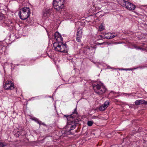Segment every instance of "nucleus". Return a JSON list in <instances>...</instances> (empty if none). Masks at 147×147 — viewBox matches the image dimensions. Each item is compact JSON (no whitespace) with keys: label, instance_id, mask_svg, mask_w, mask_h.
I'll list each match as a JSON object with an SVG mask.
<instances>
[{"label":"nucleus","instance_id":"1","mask_svg":"<svg viewBox=\"0 0 147 147\" xmlns=\"http://www.w3.org/2000/svg\"><path fill=\"white\" fill-rule=\"evenodd\" d=\"M53 46L55 50L57 51L64 53L68 52V49L66 44H63L62 42H55L53 43Z\"/></svg>","mask_w":147,"mask_h":147},{"label":"nucleus","instance_id":"2","mask_svg":"<svg viewBox=\"0 0 147 147\" xmlns=\"http://www.w3.org/2000/svg\"><path fill=\"white\" fill-rule=\"evenodd\" d=\"M93 88L95 92L98 95L104 94L107 90V88L103 84L100 82H98L96 84L93 85Z\"/></svg>","mask_w":147,"mask_h":147},{"label":"nucleus","instance_id":"3","mask_svg":"<svg viewBox=\"0 0 147 147\" xmlns=\"http://www.w3.org/2000/svg\"><path fill=\"white\" fill-rule=\"evenodd\" d=\"M30 10L29 7H26L21 9L19 12V15L20 18L24 20L28 18L30 16Z\"/></svg>","mask_w":147,"mask_h":147},{"label":"nucleus","instance_id":"4","mask_svg":"<svg viewBox=\"0 0 147 147\" xmlns=\"http://www.w3.org/2000/svg\"><path fill=\"white\" fill-rule=\"evenodd\" d=\"M118 2L121 5L126 8L129 10L133 11L135 9V6L127 1L125 0H118Z\"/></svg>","mask_w":147,"mask_h":147},{"label":"nucleus","instance_id":"5","mask_svg":"<svg viewBox=\"0 0 147 147\" xmlns=\"http://www.w3.org/2000/svg\"><path fill=\"white\" fill-rule=\"evenodd\" d=\"M70 121L67 122V124L65 127L66 130L69 131L74 129L76 128V124L78 123L79 121V119L77 118L72 120L70 119Z\"/></svg>","mask_w":147,"mask_h":147},{"label":"nucleus","instance_id":"6","mask_svg":"<svg viewBox=\"0 0 147 147\" xmlns=\"http://www.w3.org/2000/svg\"><path fill=\"white\" fill-rule=\"evenodd\" d=\"M64 0H53V4L55 9L59 11L64 7Z\"/></svg>","mask_w":147,"mask_h":147},{"label":"nucleus","instance_id":"7","mask_svg":"<svg viewBox=\"0 0 147 147\" xmlns=\"http://www.w3.org/2000/svg\"><path fill=\"white\" fill-rule=\"evenodd\" d=\"M3 86L5 90H12L14 88V84L10 81H6Z\"/></svg>","mask_w":147,"mask_h":147},{"label":"nucleus","instance_id":"8","mask_svg":"<svg viewBox=\"0 0 147 147\" xmlns=\"http://www.w3.org/2000/svg\"><path fill=\"white\" fill-rule=\"evenodd\" d=\"M51 9H50L46 8L44 9L42 13V17L44 19H46L48 18L51 13Z\"/></svg>","mask_w":147,"mask_h":147},{"label":"nucleus","instance_id":"9","mask_svg":"<svg viewBox=\"0 0 147 147\" xmlns=\"http://www.w3.org/2000/svg\"><path fill=\"white\" fill-rule=\"evenodd\" d=\"M82 36V30L80 29H78L76 35V40L78 42H81Z\"/></svg>","mask_w":147,"mask_h":147},{"label":"nucleus","instance_id":"10","mask_svg":"<svg viewBox=\"0 0 147 147\" xmlns=\"http://www.w3.org/2000/svg\"><path fill=\"white\" fill-rule=\"evenodd\" d=\"M54 37L57 41V42H59V41L62 42L63 41V38L58 32H56L55 33Z\"/></svg>","mask_w":147,"mask_h":147},{"label":"nucleus","instance_id":"11","mask_svg":"<svg viewBox=\"0 0 147 147\" xmlns=\"http://www.w3.org/2000/svg\"><path fill=\"white\" fill-rule=\"evenodd\" d=\"M116 35H113L111 33H108L106 34L105 35V38L107 39H111L114 38Z\"/></svg>","mask_w":147,"mask_h":147},{"label":"nucleus","instance_id":"12","mask_svg":"<svg viewBox=\"0 0 147 147\" xmlns=\"http://www.w3.org/2000/svg\"><path fill=\"white\" fill-rule=\"evenodd\" d=\"M78 116V113L77 111L76 108H75L74 111L72 112V114L70 115L67 116L68 117H70V119H73L74 117Z\"/></svg>","mask_w":147,"mask_h":147},{"label":"nucleus","instance_id":"13","mask_svg":"<svg viewBox=\"0 0 147 147\" xmlns=\"http://www.w3.org/2000/svg\"><path fill=\"white\" fill-rule=\"evenodd\" d=\"M105 29V27L103 24H101L99 27V30L100 31H102Z\"/></svg>","mask_w":147,"mask_h":147},{"label":"nucleus","instance_id":"14","mask_svg":"<svg viewBox=\"0 0 147 147\" xmlns=\"http://www.w3.org/2000/svg\"><path fill=\"white\" fill-rule=\"evenodd\" d=\"M109 101H106L104 102L103 105L106 109L109 104Z\"/></svg>","mask_w":147,"mask_h":147},{"label":"nucleus","instance_id":"15","mask_svg":"<svg viewBox=\"0 0 147 147\" xmlns=\"http://www.w3.org/2000/svg\"><path fill=\"white\" fill-rule=\"evenodd\" d=\"M139 100L141 105L142 104H144L145 105L147 104V101H146L143 99L140 100Z\"/></svg>","mask_w":147,"mask_h":147},{"label":"nucleus","instance_id":"16","mask_svg":"<svg viewBox=\"0 0 147 147\" xmlns=\"http://www.w3.org/2000/svg\"><path fill=\"white\" fill-rule=\"evenodd\" d=\"M106 109L105 107L103 105L100 106L99 108V109L100 111H104Z\"/></svg>","mask_w":147,"mask_h":147},{"label":"nucleus","instance_id":"17","mask_svg":"<svg viewBox=\"0 0 147 147\" xmlns=\"http://www.w3.org/2000/svg\"><path fill=\"white\" fill-rule=\"evenodd\" d=\"M93 123V122L92 121H88L87 122V125L89 126H91L92 125Z\"/></svg>","mask_w":147,"mask_h":147},{"label":"nucleus","instance_id":"18","mask_svg":"<svg viewBox=\"0 0 147 147\" xmlns=\"http://www.w3.org/2000/svg\"><path fill=\"white\" fill-rule=\"evenodd\" d=\"M7 144L5 143L0 142V147H5Z\"/></svg>","mask_w":147,"mask_h":147},{"label":"nucleus","instance_id":"19","mask_svg":"<svg viewBox=\"0 0 147 147\" xmlns=\"http://www.w3.org/2000/svg\"><path fill=\"white\" fill-rule=\"evenodd\" d=\"M22 131H21L20 132L18 131L17 132V133H16L15 135L16 136V137H19L20 135H21V133Z\"/></svg>","mask_w":147,"mask_h":147},{"label":"nucleus","instance_id":"20","mask_svg":"<svg viewBox=\"0 0 147 147\" xmlns=\"http://www.w3.org/2000/svg\"><path fill=\"white\" fill-rule=\"evenodd\" d=\"M4 19V15L2 13H0V20H2Z\"/></svg>","mask_w":147,"mask_h":147},{"label":"nucleus","instance_id":"21","mask_svg":"<svg viewBox=\"0 0 147 147\" xmlns=\"http://www.w3.org/2000/svg\"><path fill=\"white\" fill-rule=\"evenodd\" d=\"M135 104L136 105H140V100H136L135 102Z\"/></svg>","mask_w":147,"mask_h":147},{"label":"nucleus","instance_id":"22","mask_svg":"<svg viewBox=\"0 0 147 147\" xmlns=\"http://www.w3.org/2000/svg\"><path fill=\"white\" fill-rule=\"evenodd\" d=\"M98 44L100 45H107L108 44V42H104L102 43H98Z\"/></svg>","mask_w":147,"mask_h":147},{"label":"nucleus","instance_id":"23","mask_svg":"<svg viewBox=\"0 0 147 147\" xmlns=\"http://www.w3.org/2000/svg\"><path fill=\"white\" fill-rule=\"evenodd\" d=\"M134 47L136 49H142L143 50H145V49H142L140 47H138V46H134Z\"/></svg>","mask_w":147,"mask_h":147},{"label":"nucleus","instance_id":"24","mask_svg":"<svg viewBox=\"0 0 147 147\" xmlns=\"http://www.w3.org/2000/svg\"><path fill=\"white\" fill-rule=\"evenodd\" d=\"M37 123H38L40 125L42 124L43 125H45V124L44 123H42V122L41 121H40L39 120L38 121Z\"/></svg>","mask_w":147,"mask_h":147},{"label":"nucleus","instance_id":"25","mask_svg":"<svg viewBox=\"0 0 147 147\" xmlns=\"http://www.w3.org/2000/svg\"><path fill=\"white\" fill-rule=\"evenodd\" d=\"M133 70V69L132 68H126V69H123V70H125V71H130V70Z\"/></svg>","mask_w":147,"mask_h":147},{"label":"nucleus","instance_id":"26","mask_svg":"<svg viewBox=\"0 0 147 147\" xmlns=\"http://www.w3.org/2000/svg\"><path fill=\"white\" fill-rule=\"evenodd\" d=\"M84 49H85V50H89V49L88 47H86V48H84Z\"/></svg>","mask_w":147,"mask_h":147},{"label":"nucleus","instance_id":"27","mask_svg":"<svg viewBox=\"0 0 147 147\" xmlns=\"http://www.w3.org/2000/svg\"><path fill=\"white\" fill-rule=\"evenodd\" d=\"M143 67H137L136 68H134V69H137L138 68H143Z\"/></svg>","mask_w":147,"mask_h":147},{"label":"nucleus","instance_id":"28","mask_svg":"<svg viewBox=\"0 0 147 147\" xmlns=\"http://www.w3.org/2000/svg\"><path fill=\"white\" fill-rule=\"evenodd\" d=\"M123 68L121 69V70H123Z\"/></svg>","mask_w":147,"mask_h":147}]
</instances>
